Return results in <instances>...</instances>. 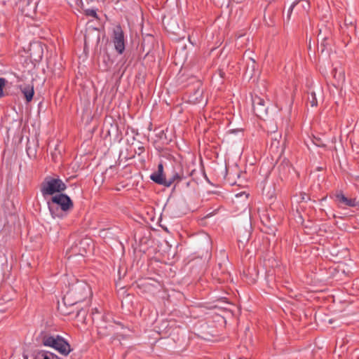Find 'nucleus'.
<instances>
[{"mask_svg":"<svg viewBox=\"0 0 359 359\" xmlns=\"http://www.w3.org/2000/svg\"><path fill=\"white\" fill-rule=\"evenodd\" d=\"M41 356L43 357L42 359H51L49 355H48V353H42Z\"/></svg>","mask_w":359,"mask_h":359,"instance_id":"5701e85b","label":"nucleus"},{"mask_svg":"<svg viewBox=\"0 0 359 359\" xmlns=\"http://www.w3.org/2000/svg\"><path fill=\"white\" fill-rule=\"evenodd\" d=\"M67 188L66 184L59 178L46 177L41 185V192L43 196L61 194Z\"/></svg>","mask_w":359,"mask_h":359,"instance_id":"39448f33","label":"nucleus"},{"mask_svg":"<svg viewBox=\"0 0 359 359\" xmlns=\"http://www.w3.org/2000/svg\"><path fill=\"white\" fill-rule=\"evenodd\" d=\"M309 101L311 107H316L318 105V101L314 92L311 93L310 96L309 97Z\"/></svg>","mask_w":359,"mask_h":359,"instance_id":"dca6fc26","label":"nucleus"},{"mask_svg":"<svg viewBox=\"0 0 359 359\" xmlns=\"http://www.w3.org/2000/svg\"><path fill=\"white\" fill-rule=\"evenodd\" d=\"M203 89L201 88L200 81H196L194 83L193 90L190 92L189 101L192 103H199L203 100Z\"/></svg>","mask_w":359,"mask_h":359,"instance_id":"9d476101","label":"nucleus"},{"mask_svg":"<svg viewBox=\"0 0 359 359\" xmlns=\"http://www.w3.org/2000/svg\"><path fill=\"white\" fill-rule=\"evenodd\" d=\"M36 341L42 346L55 349L64 356L68 355L72 350L65 338L59 334H52L49 331H41L37 336Z\"/></svg>","mask_w":359,"mask_h":359,"instance_id":"f257e3e1","label":"nucleus"},{"mask_svg":"<svg viewBox=\"0 0 359 359\" xmlns=\"http://www.w3.org/2000/svg\"><path fill=\"white\" fill-rule=\"evenodd\" d=\"M98 334L100 337H103L104 336L107 335L105 333H102L100 330H98Z\"/></svg>","mask_w":359,"mask_h":359,"instance_id":"393cba45","label":"nucleus"},{"mask_svg":"<svg viewBox=\"0 0 359 359\" xmlns=\"http://www.w3.org/2000/svg\"><path fill=\"white\" fill-rule=\"evenodd\" d=\"M241 244L243 245V248L244 249V248H245L244 244H243L242 242H241ZM238 248H241V241H238Z\"/></svg>","mask_w":359,"mask_h":359,"instance_id":"a878e982","label":"nucleus"},{"mask_svg":"<svg viewBox=\"0 0 359 359\" xmlns=\"http://www.w3.org/2000/svg\"><path fill=\"white\" fill-rule=\"evenodd\" d=\"M184 177L183 173L180 174L173 170L172 176L166 178L163 173V165L162 163L158 165V170L153 172L150 176L151 180L155 183L166 187H170L174 183H179Z\"/></svg>","mask_w":359,"mask_h":359,"instance_id":"20e7f679","label":"nucleus"},{"mask_svg":"<svg viewBox=\"0 0 359 359\" xmlns=\"http://www.w3.org/2000/svg\"><path fill=\"white\" fill-rule=\"evenodd\" d=\"M270 151L272 155H281L282 149L280 148V142L276 139L272 141L270 147Z\"/></svg>","mask_w":359,"mask_h":359,"instance_id":"2eb2a0df","label":"nucleus"},{"mask_svg":"<svg viewBox=\"0 0 359 359\" xmlns=\"http://www.w3.org/2000/svg\"><path fill=\"white\" fill-rule=\"evenodd\" d=\"M252 107L253 113L258 117H262L266 113L264 100L259 96L252 95Z\"/></svg>","mask_w":359,"mask_h":359,"instance_id":"1a4fd4ad","label":"nucleus"},{"mask_svg":"<svg viewBox=\"0 0 359 359\" xmlns=\"http://www.w3.org/2000/svg\"><path fill=\"white\" fill-rule=\"evenodd\" d=\"M39 4V0H20L19 1L21 11L26 16H31L34 14Z\"/></svg>","mask_w":359,"mask_h":359,"instance_id":"6e6552de","label":"nucleus"},{"mask_svg":"<svg viewBox=\"0 0 359 359\" xmlns=\"http://www.w3.org/2000/svg\"><path fill=\"white\" fill-rule=\"evenodd\" d=\"M250 60H252V62H253V64H255V60H254V59L250 58Z\"/></svg>","mask_w":359,"mask_h":359,"instance_id":"cd10ccee","label":"nucleus"},{"mask_svg":"<svg viewBox=\"0 0 359 359\" xmlns=\"http://www.w3.org/2000/svg\"><path fill=\"white\" fill-rule=\"evenodd\" d=\"M217 266H218L219 269L221 270V272L219 273L217 267H215V269L213 270L212 274H213V276H215V278L217 279L219 283H223L227 280L229 274L226 271V270L222 269V264H220V263L218 264Z\"/></svg>","mask_w":359,"mask_h":359,"instance_id":"f8f14e48","label":"nucleus"},{"mask_svg":"<svg viewBox=\"0 0 359 359\" xmlns=\"http://www.w3.org/2000/svg\"><path fill=\"white\" fill-rule=\"evenodd\" d=\"M218 74H219V77L222 79L224 78V74H225V73L222 69L218 70Z\"/></svg>","mask_w":359,"mask_h":359,"instance_id":"4be33fe9","label":"nucleus"},{"mask_svg":"<svg viewBox=\"0 0 359 359\" xmlns=\"http://www.w3.org/2000/svg\"><path fill=\"white\" fill-rule=\"evenodd\" d=\"M20 89L26 99V101L27 102L32 101L34 94V86L31 85H27L24 87H21Z\"/></svg>","mask_w":359,"mask_h":359,"instance_id":"ddd939ff","label":"nucleus"},{"mask_svg":"<svg viewBox=\"0 0 359 359\" xmlns=\"http://www.w3.org/2000/svg\"><path fill=\"white\" fill-rule=\"evenodd\" d=\"M332 74L333 76L334 79L336 81V83H334L335 86H339L342 84L345 81V74L343 71L337 73V68H334Z\"/></svg>","mask_w":359,"mask_h":359,"instance_id":"4468645a","label":"nucleus"},{"mask_svg":"<svg viewBox=\"0 0 359 359\" xmlns=\"http://www.w3.org/2000/svg\"><path fill=\"white\" fill-rule=\"evenodd\" d=\"M357 207H359V199L358 200V206Z\"/></svg>","mask_w":359,"mask_h":359,"instance_id":"c85d7f7f","label":"nucleus"},{"mask_svg":"<svg viewBox=\"0 0 359 359\" xmlns=\"http://www.w3.org/2000/svg\"><path fill=\"white\" fill-rule=\"evenodd\" d=\"M69 298L73 300L72 304H76L85 301L92 296V292L89 285L83 280H77L72 284L67 293Z\"/></svg>","mask_w":359,"mask_h":359,"instance_id":"f03ea898","label":"nucleus"},{"mask_svg":"<svg viewBox=\"0 0 359 359\" xmlns=\"http://www.w3.org/2000/svg\"><path fill=\"white\" fill-rule=\"evenodd\" d=\"M236 359H243L242 358H236Z\"/></svg>","mask_w":359,"mask_h":359,"instance_id":"c756f323","label":"nucleus"},{"mask_svg":"<svg viewBox=\"0 0 359 359\" xmlns=\"http://www.w3.org/2000/svg\"><path fill=\"white\" fill-rule=\"evenodd\" d=\"M7 81L6 79L0 77V98L4 96V88L5 87Z\"/></svg>","mask_w":359,"mask_h":359,"instance_id":"a211bd4d","label":"nucleus"},{"mask_svg":"<svg viewBox=\"0 0 359 359\" xmlns=\"http://www.w3.org/2000/svg\"><path fill=\"white\" fill-rule=\"evenodd\" d=\"M335 200L340 206L344 205L352 208L358 206V200L355 198H348L341 191L336 193Z\"/></svg>","mask_w":359,"mask_h":359,"instance_id":"9b49d317","label":"nucleus"},{"mask_svg":"<svg viewBox=\"0 0 359 359\" xmlns=\"http://www.w3.org/2000/svg\"><path fill=\"white\" fill-rule=\"evenodd\" d=\"M244 36V34H241V35H240V36L238 37L237 40H238L241 37H242V36ZM238 44H239V43H238V41H236V45H238Z\"/></svg>","mask_w":359,"mask_h":359,"instance_id":"bb28decb","label":"nucleus"},{"mask_svg":"<svg viewBox=\"0 0 359 359\" xmlns=\"http://www.w3.org/2000/svg\"><path fill=\"white\" fill-rule=\"evenodd\" d=\"M85 14L87 16H91L95 19H98V16L97 15L96 10H95V9H86L85 11Z\"/></svg>","mask_w":359,"mask_h":359,"instance_id":"f3484780","label":"nucleus"},{"mask_svg":"<svg viewBox=\"0 0 359 359\" xmlns=\"http://www.w3.org/2000/svg\"><path fill=\"white\" fill-rule=\"evenodd\" d=\"M87 245L88 246H90V244L88 243V240H82L79 242V248H83L84 245Z\"/></svg>","mask_w":359,"mask_h":359,"instance_id":"aec40b11","label":"nucleus"},{"mask_svg":"<svg viewBox=\"0 0 359 359\" xmlns=\"http://www.w3.org/2000/svg\"><path fill=\"white\" fill-rule=\"evenodd\" d=\"M302 199L303 201H306V200L309 199V196L306 194H302Z\"/></svg>","mask_w":359,"mask_h":359,"instance_id":"b1692460","label":"nucleus"},{"mask_svg":"<svg viewBox=\"0 0 359 359\" xmlns=\"http://www.w3.org/2000/svg\"><path fill=\"white\" fill-rule=\"evenodd\" d=\"M243 195H245V197H247V194H245V191H241V192H240V193H238V194H236V198H238V197H240V196H242Z\"/></svg>","mask_w":359,"mask_h":359,"instance_id":"412c9836","label":"nucleus"},{"mask_svg":"<svg viewBox=\"0 0 359 359\" xmlns=\"http://www.w3.org/2000/svg\"><path fill=\"white\" fill-rule=\"evenodd\" d=\"M48 353V355L50 356V358L51 359H61L58 355H57L56 354L53 353H51V352H48V351H41V355L42 353Z\"/></svg>","mask_w":359,"mask_h":359,"instance_id":"6ab92c4d","label":"nucleus"},{"mask_svg":"<svg viewBox=\"0 0 359 359\" xmlns=\"http://www.w3.org/2000/svg\"><path fill=\"white\" fill-rule=\"evenodd\" d=\"M112 41L116 51L122 54L125 50L124 32L121 25H116L113 30Z\"/></svg>","mask_w":359,"mask_h":359,"instance_id":"423d86ee","label":"nucleus"},{"mask_svg":"<svg viewBox=\"0 0 359 359\" xmlns=\"http://www.w3.org/2000/svg\"><path fill=\"white\" fill-rule=\"evenodd\" d=\"M310 8V4L307 0H297L290 6L287 12V20L290 19L292 13L294 12L297 15H304L307 13Z\"/></svg>","mask_w":359,"mask_h":359,"instance_id":"0eeeda50","label":"nucleus"},{"mask_svg":"<svg viewBox=\"0 0 359 359\" xmlns=\"http://www.w3.org/2000/svg\"><path fill=\"white\" fill-rule=\"evenodd\" d=\"M48 205L53 217H61L62 215L57 212V208L55 205L59 206L62 211L66 212L73 208L74 203L67 195L61 193L53 196L48 202Z\"/></svg>","mask_w":359,"mask_h":359,"instance_id":"7ed1b4c3","label":"nucleus"}]
</instances>
